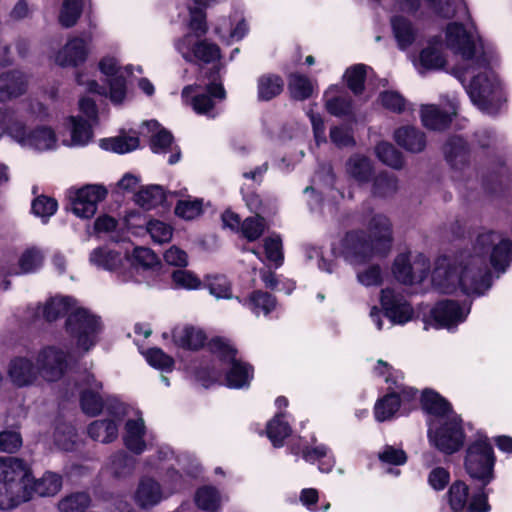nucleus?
Returning a JSON list of instances; mask_svg holds the SVG:
<instances>
[{"label":"nucleus","instance_id":"nucleus-1","mask_svg":"<svg viewBox=\"0 0 512 512\" xmlns=\"http://www.w3.org/2000/svg\"><path fill=\"white\" fill-rule=\"evenodd\" d=\"M512 242L494 231L480 233L473 253L462 266H453L447 259H439L432 272L433 287L440 293H454L458 289L467 295H481L491 286L488 262L504 272L512 261Z\"/></svg>","mask_w":512,"mask_h":512},{"label":"nucleus","instance_id":"nucleus-2","mask_svg":"<svg viewBox=\"0 0 512 512\" xmlns=\"http://www.w3.org/2000/svg\"><path fill=\"white\" fill-rule=\"evenodd\" d=\"M446 46L462 57L455 75L465 87L471 101L481 111L495 114L503 100L497 76L490 68L482 43L473 31V24L464 27L451 22L445 31Z\"/></svg>","mask_w":512,"mask_h":512},{"label":"nucleus","instance_id":"nucleus-3","mask_svg":"<svg viewBox=\"0 0 512 512\" xmlns=\"http://www.w3.org/2000/svg\"><path fill=\"white\" fill-rule=\"evenodd\" d=\"M369 238L361 230L349 231L335 245L334 254L342 256L351 265H360L374 254L385 255L392 245V225L383 214L374 215L369 222Z\"/></svg>","mask_w":512,"mask_h":512},{"label":"nucleus","instance_id":"nucleus-4","mask_svg":"<svg viewBox=\"0 0 512 512\" xmlns=\"http://www.w3.org/2000/svg\"><path fill=\"white\" fill-rule=\"evenodd\" d=\"M421 402L423 409L430 414L428 421L430 442L447 454L459 450L464 442V433L461 420L453 412L450 404L431 390L423 392Z\"/></svg>","mask_w":512,"mask_h":512},{"label":"nucleus","instance_id":"nucleus-5","mask_svg":"<svg viewBox=\"0 0 512 512\" xmlns=\"http://www.w3.org/2000/svg\"><path fill=\"white\" fill-rule=\"evenodd\" d=\"M41 312L44 319L49 322L68 314L66 330L76 339L77 347L86 352L95 345L101 331L100 319L89 310L78 307L73 298L68 296L50 298Z\"/></svg>","mask_w":512,"mask_h":512},{"label":"nucleus","instance_id":"nucleus-6","mask_svg":"<svg viewBox=\"0 0 512 512\" xmlns=\"http://www.w3.org/2000/svg\"><path fill=\"white\" fill-rule=\"evenodd\" d=\"M30 467L16 457H0V509L10 510L31 499Z\"/></svg>","mask_w":512,"mask_h":512},{"label":"nucleus","instance_id":"nucleus-7","mask_svg":"<svg viewBox=\"0 0 512 512\" xmlns=\"http://www.w3.org/2000/svg\"><path fill=\"white\" fill-rule=\"evenodd\" d=\"M375 372L379 376H384L387 383H393L394 388L389 387L391 392L384 396L375 404L374 415L377 421L383 422L390 420L398 411L400 403L410 402L416 399L417 391L411 387H406L403 383H398V375L393 379L391 367L384 361L379 360L375 368Z\"/></svg>","mask_w":512,"mask_h":512},{"label":"nucleus","instance_id":"nucleus-8","mask_svg":"<svg viewBox=\"0 0 512 512\" xmlns=\"http://www.w3.org/2000/svg\"><path fill=\"white\" fill-rule=\"evenodd\" d=\"M495 457L486 438H479L469 445L465 457V470L469 476L483 486L494 479Z\"/></svg>","mask_w":512,"mask_h":512},{"label":"nucleus","instance_id":"nucleus-9","mask_svg":"<svg viewBox=\"0 0 512 512\" xmlns=\"http://www.w3.org/2000/svg\"><path fill=\"white\" fill-rule=\"evenodd\" d=\"M209 349L221 360L230 364V369L226 374L228 387L239 389L250 384L253 378V368L249 364L236 359L237 350L227 340L214 338L209 342Z\"/></svg>","mask_w":512,"mask_h":512},{"label":"nucleus","instance_id":"nucleus-10","mask_svg":"<svg viewBox=\"0 0 512 512\" xmlns=\"http://www.w3.org/2000/svg\"><path fill=\"white\" fill-rule=\"evenodd\" d=\"M429 270L430 261L422 253H400L392 265L395 279L405 285L421 283L427 277Z\"/></svg>","mask_w":512,"mask_h":512},{"label":"nucleus","instance_id":"nucleus-11","mask_svg":"<svg viewBox=\"0 0 512 512\" xmlns=\"http://www.w3.org/2000/svg\"><path fill=\"white\" fill-rule=\"evenodd\" d=\"M197 87V85L185 86L182 90L183 101L189 104L197 114L214 118L218 114L215 109V99L224 100L226 97L223 85L213 80L207 85V93L190 97V94L194 92Z\"/></svg>","mask_w":512,"mask_h":512},{"label":"nucleus","instance_id":"nucleus-12","mask_svg":"<svg viewBox=\"0 0 512 512\" xmlns=\"http://www.w3.org/2000/svg\"><path fill=\"white\" fill-rule=\"evenodd\" d=\"M469 487L462 481H455L448 491V502L452 512H488L487 496L480 492L468 503Z\"/></svg>","mask_w":512,"mask_h":512},{"label":"nucleus","instance_id":"nucleus-13","mask_svg":"<svg viewBox=\"0 0 512 512\" xmlns=\"http://www.w3.org/2000/svg\"><path fill=\"white\" fill-rule=\"evenodd\" d=\"M39 376L46 381H57L67 368V353L56 346H47L41 349L36 358Z\"/></svg>","mask_w":512,"mask_h":512},{"label":"nucleus","instance_id":"nucleus-14","mask_svg":"<svg viewBox=\"0 0 512 512\" xmlns=\"http://www.w3.org/2000/svg\"><path fill=\"white\" fill-rule=\"evenodd\" d=\"M101 72L109 83V98L114 104H120L126 96V76L131 74L130 67L122 68L114 57H104L100 63Z\"/></svg>","mask_w":512,"mask_h":512},{"label":"nucleus","instance_id":"nucleus-15","mask_svg":"<svg viewBox=\"0 0 512 512\" xmlns=\"http://www.w3.org/2000/svg\"><path fill=\"white\" fill-rule=\"evenodd\" d=\"M175 46L177 51L188 62L200 60L210 63L220 58V49L216 44L208 40L195 41L194 36L191 34H187L178 40Z\"/></svg>","mask_w":512,"mask_h":512},{"label":"nucleus","instance_id":"nucleus-16","mask_svg":"<svg viewBox=\"0 0 512 512\" xmlns=\"http://www.w3.org/2000/svg\"><path fill=\"white\" fill-rule=\"evenodd\" d=\"M107 195V190L101 185H87L75 192L71 199V210L80 218H90L97 211V205Z\"/></svg>","mask_w":512,"mask_h":512},{"label":"nucleus","instance_id":"nucleus-17","mask_svg":"<svg viewBox=\"0 0 512 512\" xmlns=\"http://www.w3.org/2000/svg\"><path fill=\"white\" fill-rule=\"evenodd\" d=\"M469 311V307L461 306L456 301L444 300L437 303L431 310V317L437 328L451 329L463 322Z\"/></svg>","mask_w":512,"mask_h":512},{"label":"nucleus","instance_id":"nucleus-18","mask_svg":"<svg viewBox=\"0 0 512 512\" xmlns=\"http://www.w3.org/2000/svg\"><path fill=\"white\" fill-rule=\"evenodd\" d=\"M381 304L392 324H405L412 318L413 310L409 303L392 289L381 291Z\"/></svg>","mask_w":512,"mask_h":512},{"label":"nucleus","instance_id":"nucleus-19","mask_svg":"<svg viewBox=\"0 0 512 512\" xmlns=\"http://www.w3.org/2000/svg\"><path fill=\"white\" fill-rule=\"evenodd\" d=\"M8 378L17 387L33 385L38 377V369L27 357L18 356L10 360L7 368Z\"/></svg>","mask_w":512,"mask_h":512},{"label":"nucleus","instance_id":"nucleus-20","mask_svg":"<svg viewBox=\"0 0 512 512\" xmlns=\"http://www.w3.org/2000/svg\"><path fill=\"white\" fill-rule=\"evenodd\" d=\"M81 397L80 403L83 412L90 416L99 414L103 408V398L99 391L102 384L97 381L94 375L88 373L81 380Z\"/></svg>","mask_w":512,"mask_h":512},{"label":"nucleus","instance_id":"nucleus-21","mask_svg":"<svg viewBox=\"0 0 512 512\" xmlns=\"http://www.w3.org/2000/svg\"><path fill=\"white\" fill-rule=\"evenodd\" d=\"M89 42L90 38H70L65 46L56 54L55 62L63 67L77 66L83 63L89 53Z\"/></svg>","mask_w":512,"mask_h":512},{"label":"nucleus","instance_id":"nucleus-22","mask_svg":"<svg viewBox=\"0 0 512 512\" xmlns=\"http://www.w3.org/2000/svg\"><path fill=\"white\" fill-rule=\"evenodd\" d=\"M448 104L449 109L445 112L441 111L436 105H422L421 120L423 125L431 130H443L448 127L452 115L457 113L458 101L455 97H452Z\"/></svg>","mask_w":512,"mask_h":512},{"label":"nucleus","instance_id":"nucleus-23","mask_svg":"<svg viewBox=\"0 0 512 512\" xmlns=\"http://www.w3.org/2000/svg\"><path fill=\"white\" fill-rule=\"evenodd\" d=\"M27 76L19 71L13 70L0 75V101H7L17 98L27 90Z\"/></svg>","mask_w":512,"mask_h":512},{"label":"nucleus","instance_id":"nucleus-24","mask_svg":"<svg viewBox=\"0 0 512 512\" xmlns=\"http://www.w3.org/2000/svg\"><path fill=\"white\" fill-rule=\"evenodd\" d=\"M164 498L160 484L150 477H143L134 493L135 503L143 508H151L159 504Z\"/></svg>","mask_w":512,"mask_h":512},{"label":"nucleus","instance_id":"nucleus-25","mask_svg":"<svg viewBox=\"0 0 512 512\" xmlns=\"http://www.w3.org/2000/svg\"><path fill=\"white\" fill-rule=\"evenodd\" d=\"M431 12L444 19L458 17L461 20H470L468 7L464 0H425Z\"/></svg>","mask_w":512,"mask_h":512},{"label":"nucleus","instance_id":"nucleus-26","mask_svg":"<svg viewBox=\"0 0 512 512\" xmlns=\"http://www.w3.org/2000/svg\"><path fill=\"white\" fill-rule=\"evenodd\" d=\"M145 432V423L141 416L127 420L123 435L125 446L133 453L141 454L146 449Z\"/></svg>","mask_w":512,"mask_h":512},{"label":"nucleus","instance_id":"nucleus-27","mask_svg":"<svg viewBox=\"0 0 512 512\" xmlns=\"http://www.w3.org/2000/svg\"><path fill=\"white\" fill-rule=\"evenodd\" d=\"M89 261L98 268L107 271H117L123 266L124 262H128V258L120 252L115 251L107 246L98 247L90 253Z\"/></svg>","mask_w":512,"mask_h":512},{"label":"nucleus","instance_id":"nucleus-28","mask_svg":"<svg viewBox=\"0 0 512 512\" xmlns=\"http://www.w3.org/2000/svg\"><path fill=\"white\" fill-rule=\"evenodd\" d=\"M447 162L455 170H463L469 163V151L461 137H451L444 146Z\"/></svg>","mask_w":512,"mask_h":512},{"label":"nucleus","instance_id":"nucleus-29","mask_svg":"<svg viewBox=\"0 0 512 512\" xmlns=\"http://www.w3.org/2000/svg\"><path fill=\"white\" fill-rule=\"evenodd\" d=\"M396 143L407 151L418 153L426 146L425 134L412 126H404L394 132Z\"/></svg>","mask_w":512,"mask_h":512},{"label":"nucleus","instance_id":"nucleus-30","mask_svg":"<svg viewBox=\"0 0 512 512\" xmlns=\"http://www.w3.org/2000/svg\"><path fill=\"white\" fill-rule=\"evenodd\" d=\"M391 27L398 47L405 50L413 44L417 30L413 23L404 16L395 15L391 18Z\"/></svg>","mask_w":512,"mask_h":512},{"label":"nucleus","instance_id":"nucleus-31","mask_svg":"<svg viewBox=\"0 0 512 512\" xmlns=\"http://www.w3.org/2000/svg\"><path fill=\"white\" fill-rule=\"evenodd\" d=\"M347 175L359 184L368 183L373 173V167L369 158L355 154L345 165Z\"/></svg>","mask_w":512,"mask_h":512},{"label":"nucleus","instance_id":"nucleus-32","mask_svg":"<svg viewBox=\"0 0 512 512\" xmlns=\"http://www.w3.org/2000/svg\"><path fill=\"white\" fill-rule=\"evenodd\" d=\"M62 487V478L53 472H45L41 478L34 481L30 473L29 488L31 489V497L34 494L39 496H53L57 494Z\"/></svg>","mask_w":512,"mask_h":512},{"label":"nucleus","instance_id":"nucleus-33","mask_svg":"<svg viewBox=\"0 0 512 512\" xmlns=\"http://www.w3.org/2000/svg\"><path fill=\"white\" fill-rule=\"evenodd\" d=\"M87 431L93 440L108 444L118 437V423L115 419L96 420L88 426Z\"/></svg>","mask_w":512,"mask_h":512},{"label":"nucleus","instance_id":"nucleus-34","mask_svg":"<svg viewBox=\"0 0 512 512\" xmlns=\"http://www.w3.org/2000/svg\"><path fill=\"white\" fill-rule=\"evenodd\" d=\"M173 340L179 347L196 350L203 346L206 337L200 329L181 327L174 329Z\"/></svg>","mask_w":512,"mask_h":512},{"label":"nucleus","instance_id":"nucleus-35","mask_svg":"<svg viewBox=\"0 0 512 512\" xmlns=\"http://www.w3.org/2000/svg\"><path fill=\"white\" fill-rule=\"evenodd\" d=\"M149 131L153 133L151 136L150 147L154 153H166L171 149L173 136L169 131L160 128L157 121L151 120L145 123Z\"/></svg>","mask_w":512,"mask_h":512},{"label":"nucleus","instance_id":"nucleus-36","mask_svg":"<svg viewBox=\"0 0 512 512\" xmlns=\"http://www.w3.org/2000/svg\"><path fill=\"white\" fill-rule=\"evenodd\" d=\"M325 107L327 111L335 116L347 115L351 112V99L345 93L338 94L336 87H331L325 93Z\"/></svg>","mask_w":512,"mask_h":512},{"label":"nucleus","instance_id":"nucleus-37","mask_svg":"<svg viewBox=\"0 0 512 512\" xmlns=\"http://www.w3.org/2000/svg\"><path fill=\"white\" fill-rule=\"evenodd\" d=\"M283 86V80L278 75H262L257 81L258 98L262 101H269L282 92Z\"/></svg>","mask_w":512,"mask_h":512},{"label":"nucleus","instance_id":"nucleus-38","mask_svg":"<svg viewBox=\"0 0 512 512\" xmlns=\"http://www.w3.org/2000/svg\"><path fill=\"white\" fill-rule=\"evenodd\" d=\"M243 305L247 306L257 316L260 313L267 315L275 308L276 300L271 294L258 290L251 293L249 298L243 302Z\"/></svg>","mask_w":512,"mask_h":512},{"label":"nucleus","instance_id":"nucleus-39","mask_svg":"<svg viewBox=\"0 0 512 512\" xmlns=\"http://www.w3.org/2000/svg\"><path fill=\"white\" fill-rule=\"evenodd\" d=\"M284 417L283 413H277L267 425V436L275 447H281L284 439L291 434V428Z\"/></svg>","mask_w":512,"mask_h":512},{"label":"nucleus","instance_id":"nucleus-40","mask_svg":"<svg viewBox=\"0 0 512 512\" xmlns=\"http://www.w3.org/2000/svg\"><path fill=\"white\" fill-rule=\"evenodd\" d=\"M100 146L105 150L124 154L137 149L139 146V139L137 136L120 135L117 137L102 139Z\"/></svg>","mask_w":512,"mask_h":512},{"label":"nucleus","instance_id":"nucleus-41","mask_svg":"<svg viewBox=\"0 0 512 512\" xmlns=\"http://www.w3.org/2000/svg\"><path fill=\"white\" fill-rule=\"evenodd\" d=\"M45 255L40 248L29 247L21 254L18 266L19 273H32L37 271L44 262ZM18 274V272H16Z\"/></svg>","mask_w":512,"mask_h":512},{"label":"nucleus","instance_id":"nucleus-42","mask_svg":"<svg viewBox=\"0 0 512 512\" xmlns=\"http://www.w3.org/2000/svg\"><path fill=\"white\" fill-rule=\"evenodd\" d=\"M71 144L74 146H85L93 137L91 124L81 117H71Z\"/></svg>","mask_w":512,"mask_h":512},{"label":"nucleus","instance_id":"nucleus-43","mask_svg":"<svg viewBox=\"0 0 512 512\" xmlns=\"http://www.w3.org/2000/svg\"><path fill=\"white\" fill-rule=\"evenodd\" d=\"M83 10L81 0H63L58 20L62 27H73L80 18Z\"/></svg>","mask_w":512,"mask_h":512},{"label":"nucleus","instance_id":"nucleus-44","mask_svg":"<svg viewBox=\"0 0 512 512\" xmlns=\"http://www.w3.org/2000/svg\"><path fill=\"white\" fill-rule=\"evenodd\" d=\"M302 457L307 462H315L319 461V470L324 473H328L334 467V458L329 454V449L320 445L315 447L314 449L305 448L302 451Z\"/></svg>","mask_w":512,"mask_h":512},{"label":"nucleus","instance_id":"nucleus-45","mask_svg":"<svg viewBox=\"0 0 512 512\" xmlns=\"http://www.w3.org/2000/svg\"><path fill=\"white\" fill-rule=\"evenodd\" d=\"M288 89L293 99L305 100L313 93V83L301 74H291L288 81Z\"/></svg>","mask_w":512,"mask_h":512},{"label":"nucleus","instance_id":"nucleus-46","mask_svg":"<svg viewBox=\"0 0 512 512\" xmlns=\"http://www.w3.org/2000/svg\"><path fill=\"white\" fill-rule=\"evenodd\" d=\"M398 190L397 178L388 173H380L374 179L372 193L379 198H387L394 195Z\"/></svg>","mask_w":512,"mask_h":512},{"label":"nucleus","instance_id":"nucleus-47","mask_svg":"<svg viewBox=\"0 0 512 512\" xmlns=\"http://www.w3.org/2000/svg\"><path fill=\"white\" fill-rule=\"evenodd\" d=\"M164 200L163 189L158 185H151L141 189L135 195V202L144 209L150 210Z\"/></svg>","mask_w":512,"mask_h":512},{"label":"nucleus","instance_id":"nucleus-48","mask_svg":"<svg viewBox=\"0 0 512 512\" xmlns=\"http://www.w3.org/2000/svg\"><path fill=\"white\" fill-rule=\"evenodd\" d=\"M90 497L85 492L72 493L58 503L60 512H83L90 505Z\"/></svg>","mask_w":512,"mask_h":512},{"label":"nucleus","instance_id":"nucleus-49","mask_svg":"<svg viewBox=\"0 0 512 512\" xmlns=\"http://www.w3.org/2000/svg\"><path fill=\"white\" fill-rule=\"evenodd\" d=\"M357 281L365 286H380L384 280V274L379 264H370L356 272Z\"/></svg>","mask_w":512,"mask_h":512},{"label":"nucleus","instance_id":"nucleus-50","mask_svg":"<svg viewBox=\"0 0 512 512\" xmlns=\"http://www.w3.org/2000/svg\"><path fill=\"white\" fill-rule=\"evenodd\" d=\"M376 154L384 164L399 169L402 167L403 158L401 153L390 143L381 142L376 146Z\"/></svg>","mask_w":512,"mask_h":512},{"label":"nucleus","instance_id":"nucleus-51","mask_svg":"<svg viewBox=\"0 0 512 512\" xmlns=\"http://www.w3.org/2000/svg\"><path fill=\"white\" fill-rule=\"evenodd\" d=\"M134 467V459L124 451H119L111 456L109 469L116 477L130 474Z\"/></svg>","mask_w":512,"mask_h":512},{"label":"nucleus","instance_id":"nucleus-52","mask_svg":"<svg viewBox=\"0 0 512 512\" xmlns=\"http://www.w3.org/2000/svg\"><path fill=\"white\" fill-rule=\"evenodd\" d=\"M195 502L200 509L216 510L220 505V496L215 488L205 486L196 492Z\"/></svg>","mask_w":512,"mask_h":512},{"label":"nucleus","instance_id":"nucleus-53","mask_svg":"<svg viewBox=\"0 0 512 512\" xmlns=\"http://www.w3.org/2000/svg\"><path fill=\"white\" fill-rule=\"evenodd\" d=\"M366 69L365 65L357 64L346 70L345 78L347 85L355 94L363 91Z\"/></svg>","mask_w":512,"mask_h":512},{"label":"nucleus","instance_id":"nucleus-54","mask_svg":"<svg viewBox=\"0 0 512 512\" xmlns=\"http://www.w3.org/2000/svg\"><path fill=\"white\" fill-rule=\"evenodd\" d=\"M207 287L210 294L216 298L230 299L232 297L231 285L225 276L217 275L207 279Z\"/></svg>","mask_w":512,"mask_h":512},{"label":"nucleus","instance_id":"nucleus-55","mask_svg":"<svg viewBox=\"0 0 512 512\" xmlns=\"http://www.w3.org/2000/svg\"><path fill=\"white\" fill-rule=\"evenodd\" d=\"M264 229L265 220L258 214L254 217L246 218L241 225V231L249 241L258 239L263 234Z\"/></svg>","mask_w":512,"mask_h":512},{"label":"nucleus","instance_id":"nucleus-56","mask_svg":"<svg viewBox=\"0 0 512 512\" xmlns=\"http://www.w3.org/2000/svg\"><path fill=\"white\" fill-rule=\"evenodd\" d=\"M419 63L423 69H439L445 64L442 53L435 47H427L420 53Z\"/></svg>","mask_w":512,"mask_h":512},{"label":"nucleus","instance_id":"nucleus-57","mask_svg":"<svg viewBox=\"0 0 512 512\" xmlns=\"http://www.w3.org/2000/svg\"><path fill=\"white\" fill-rule=\"evenodd\" d=\"M145 358L151 366L163 371H171L174 365L173 358L159 348H151L147 350Z\"/></svg>","mask_w":512,"mask_h":512},{"label":"nucleus","instance_id":"nucleus-58","mask_svg":"<svg viewBox=\"0 0 512 512\" xmlns=\"http://www.w3.org/2000/svg\"><path fill=\"white\" fill-rule=\"evenodd\" d=\"M147 231L156 243H164L172 238L173 229L170 225L160 220H151L147 224Z\"/></svg>","mask_w":512,"mask_h":512},{"label":"nucleus","instance_id":"nucleus-59","mask_svg":"<svg viewBox=\"0 0 512 512\" xmlns=\"http://www.w3.org/2000/svg\"><path fill=\"white\" fill-rule=\"evenodd\" d=\"M57 207V201L46 196H40L32 203L33 213L41 218H49L52 216L56 212Z\"/></svg>","mask_w":512,"mask_h":512},{"label":"nucleus","instance_id":"nucleus-60","mask_svg":"<svg viewBox=\"0 0 512 512\" xmlns=\"http://www.w3.org/2000/svg\"><path fill=\"white\" fill-rule=\"evenodd\" d=\"M76 432L71 426H65L63 428H57L55 432V443L64 451H72L75 447Z\"/></svg>","mask_w":512,"mask_h":512},{"label":"nucleus","instance_id":"nucleus-61","mask_svg":"<svg viewBox=\"0 0 512 512\" xmlns=\"http://www.w3.org/2000/svg\"><path fill=\"white\" fill-rule=\"evenodd\" d=\"M202 212V201L201 200H183L179 201L175 207V213L177 216L191 220L199 216Z\"/></svg>","mask_w":512,"mask_h":512},{"label":"nucleus","instance_id":"nucleus-62","mask_svg":"<svg viewBox=\"0 0 512 512\" xmlns=\"http://www.w3.org/2000/svg\"><path fill=\"white\" fill-rule=\"evenodd\" d=\"M264 248L266 257L269 261L274 262L276 267L283 262L282 241L278 236H271L265 239Z\"/></svg>","mask_w":512,"mask_h":512},{"label":"nucleus","instance_id":"nucleus-63","mask_svg":"<svg viewBox=\"0 0 512 512\" xmlns=\"http://www.w3.org/2000/svg\"><path fill=\"white\" fill-rule=\"evenodd\" d=\"M380 102L386 109L401 113L406 107L404 97L396 91H385L380 94Z\"/></svg>","mask_w":512,"mask_h":512},{"label":"nucleus","instance_id":"nucleus-64","mask_svg":"<svg viewBox=\"0 0 512 512\" xmlns=\"http://www.w3.org/2000/svg\"><path fill=\"white\" fill-rule=\"evenodd\" d=\"M172 279L179 288L197 289L201 286V281L190 271L177 270L173 272Z\"/></svg>","mask_w":512,"mask_h":512}]
</instances>
